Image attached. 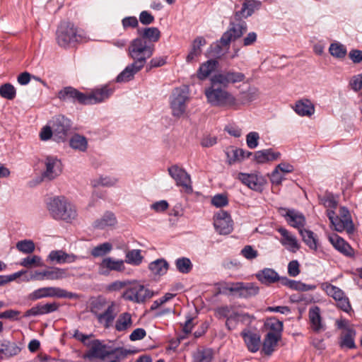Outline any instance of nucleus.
<instances>
[{"label": "nucleus", "instance_id": "36", "mask_svg": "<svg viewBox=\"0 0 362 362\" xmlns=\"http://www.w3.org/2000/svg\"><path fill=\"white\" fill-rule=\"evenodd\" d=\"M138 33L140 35L139 38L144 39L148 44L158 42L160 37V32L156 27L145 28L143 30H139Z\"/></svg>", "mask_w": 362, "mask_h": 362}, {"label": "nucleus", "instance_id": "5", "mask_svg": "<svg viewBox=\"0 0 362 362\" xmlns=\"http://www.w3.org/2000/svg\"><path fill=\"white\" fill-rule=\"evenodd\" d=\"M189 100L188 91L185 88H176L170 97V106L173 117L180 118L185 112L187 102Z\"/></svg>", "mask_w": 362, "mask_h": 362}, {"label": "nucleus", "instance_id": "61", "mask_svg": "<svg viewBox=\"0 0 362 362\" xmlns=\"http://www.w3.org/2000/svg\"><path fill=\"white\" fill-rule=\"evenodd\" d=\"M240 254L247 259L252 260L255 259L258 256V252L255 250L251 245L245 246Z\"/></svg>", "mask_w": 362, "mask_h": 362}, {"label": "nucleus", "instance_id": "3", "mask_svg": "<svg viewBox=\"0 0 362 362\" xmlns=\"http://www.w3.org/2000/svg\"><path fill=\"white\" fill-rule=\"evenodd\" d=\"M155 47L153 44H148L143 38L136 37L131 42L128 48L129 57L134 59V64L144 67L146 62L153 54Z\"/></svg>", "mask_w": 362, "mask_h": 362}, {"label": "nucleus", "instance_id": "40", "mask_svg": "<svg viewBox=\"0 0 362 362\" xmlns=\"http://www.w3.org/2000/svg\"><path fill=\"white\" fill-rule=\"evenodd\" d=\"M21 349L13 342L6 341L0 344V358L5 359L16 356Z\"/></svg>", "mask_w": 362, "mask_h": 362}, {"label": "nucleus", "instance_id": "30", "mask_svg": "<svg viewBox=\"0 0 362 362\" xmlns=\"http://www.w3.org/2000/svg\"><path fill=\"white\" fill-rule=\"evenodd\" d=\"M206 40L203 37H196L191 46V49L186 57L187 63H192L197 60V58L201 55L202 50V47L206 45Z\"/></svg>", "mask_w": 362, "mask_h": 362}, {"label": "nucleus", "instance_id": "64", "mask_svg": "<svg viewBox=\"0 0 362 362\" xmlns=\"http://www.w3.org/2000/svg\"><path fill=\"white\" fill-rule=\"evenodd\" d=\"M40 137L42 141H47L52 137L54 138V131L49 123L42 129L40 133Z\"/></svg>", "mask_w": 362, "mask_h": 362}, {"label": "nucleus", "instance_id": "32", "mask_svg": "<svg viewBox=\"0 0 362 362\" xmlns=\"http://www.w3.org/2000/svg\"><path fill=\"white\" fill-rule=\"evenodd\" d=\"M280 156V152L268 148L256 151L254 154V160L257 163H265L269 161L276 160Z\"/></svg>", "mask_w": 362, "mask_h": 362}, {"label": "nucleus", "instance_id": "22", "mask_svg": "<svg viewBox=\"0 0 362 362\" xmlns=\"http://www.w3.org/2000/svg\"><path fill=\"white\" fill-rule=\"evenodd\" d=\"M57 96L61 100H71L74 102L77 101L80 104L86 105V94L71 86L65 87L59 90Z\"/></svg>", "mask_w": 362, "mask_h": 362}, {"label": "nucleus", "instance_id": "24", "mask_svg": "<svg viewBox=\"0 0 362 362\" xmlns=\"http://www.w3.org/2000/svg\"><path fill=\"white\" fill-rule=\"evenodd\" d=\"M277 231L281 234V238L280 243L288 250L296 252L300 248V245L298 242L296 237L291 234L288 230L284 228H279Z\"/></svg>", "mask_w": 362, "mask_h": 362}, {"label": "nucleus", "instance_id": "37", "mask_svg": "<svg viewBox=\"0 0 362 362\" xmlns=\"http://www.w3.org/2000/svg\"><path fill=\"white\" fill-rule=\"evenodd\" d=\"M117 223V218L115 214L112 212L107 211L103 216L97 219L93 224L95 228L105 229L107 227H111Z\"/></svg>", "mask_w": 362, "mask_h": 362}, {"label": "nucleus", "instance_id": "2", "mask_svg": "<svg viewBox=\"0 0 362 362\" xmlns=\"http://www.w3.org/2000/svg\"><path fill=\"white\" fill-rule=\"evenodd\" d=\"M211 83V86L204 90L208 103L214 107L237 109L238 103L235 97L226 89Z\"/></svg>", "mask_w": 362, "mask_h": 362}, {"label": "nucleus", "instance_id": "33", "mask_svg": "<svg viewBox=\"0 0 362 362\" xmlns=\"http://www.w3.org/2000/svg\"><path fill=\"white\" fill-rule=\"evenodd\" d=\"M49 259L52 262L64 264L74 262L78 257L74 254H68L62 250H52L49 255Z\"/></svg>", "mask_w": 362, "mask_h": 362}, {"label": "nucleus", "instance_id": "52", "mask_svg": "<svg viewBox=\"0 0 362 362\" xmlns=\"http://www.w3.org/2000/svg\"><path fill=\"white\" fill-rule=\"evenodd\" d=\"M213 351L211 349L198 350L194 356V362H211Z\"/></svg>", "mask_w": 362, "mask_h": 362}, {"label": "nucleus", "instance_id": "44", "mask_svg": "<svg viewBox=\"0 0 362 362\" xmlns=\"http://www.w3.org/2000/svg\"><path fill=\"white\" fill-rule=\"evenodd\" d=\"M110 304V301H107L104 297L99 296L91 302L90 312L97 318Z\"/></svg>", "mask_w": 362, "mask_h": 362}, {"label": "nucleus", "instance_id": "42", "mask_svg": "<svg viewBox=\"0 0 362 362\" xmlns=\"http://www.w3.org/2000/svg\"><path fill=\"white\" fill-rule=\"evenodd\" d=\"M148 269L153 274L163 276L167 273L169 269V264L163 258L158 259L149 264Z\"/></svg>", "mask_w": 362, "mask_h": 362}, {"label": "nucleus", "instance_id": "62", "mask_svg": "<svg viewBox=\"0 0 362 362\" xmlns=\"http://www.w3.org/2000/svg\"><path fill=\"white\" fill-rule=\"evenodd\" d=\"M211 203L216 207H223L228 204V199L226 195L218 194L212 198Z\"/></svg>", "mask_w": 362, "mask_h": 362}, {"label": "nucleus", "instance_id": "58", "mask_svg": "<svg viewBox=\"0 0 362 362\" xmlns=\"http://www.w3.org/2000/svg\"><path fill=\"white\" fill-rule=\"evenodd\" d=\"M355 335V332L352 329H349L347 332L344 334L341 341V346H346L349 349H353L355 347V343L354 337Z\"/></svg>", "mask_w": 362, "mask_h": 362}, {"label": "nucleus", "instance_id": "28", "mask_svg": "<svg viewBox=\"0 0 362 362\" xmlns=\"http://www.w3.org/2000/svg\"><path fill=\"white\" fill-rule=\"evenodd\" d=\"M59 308V305L55 302L43 305L37 304V305L28 310L23 316L25 317H28L30 316L46 315L57 311Z\"/></svg>", "mask_w": 362, "mask_h": 362}, {"label": "nucleus", "instance_id": "63", "mask_svg": "<svg viewBox=\"0 0 362 362\" xmlns=\"http://www.w3.org/2000/svg\"><path fill=\"white\" fill-rule=\"evenodd\" d=\"M122 25L124 30L129 28H135L138 26L139 22L135 16L125 17L122 20Z\"/></svg>", "mask_w": 362, "mask_h": 362}, {"label": "nucleus", "instance_id": "39", "mask_svg": "<svg viewBox=\"0 0 362 362\" xmlns=\"http://www.w3.org/2000/svg\"><path fill=\"white\" fill-rule=\"evenodd\" d=\"M133 325V320L132 315L129 313L125 312L119 315L117 317L115 328L117 332H125Z\"/></svg>", "mask_w": 362, "mask_h": 362}, {"label": "nucleus", "instance_id": "47", "mask_svg": "<svg viewBox=\"0 0 362 362\" xmlns=\"http://www.w3.org/2000/svg\"><path fill=\"white\" fill-rule=\"evenodd\" d=\"M177 270L182 274H189L193 267L191 260L187 257H179L175 261Z\"/></svg>", "mask_w": 362, "mask_h": 362}, {"label": "nucleus", "instance_id": "49", "mask_svg": "<svg viewBox=\"0 0 362 362\" xmlns=\"http://www.w3.org/2000/svg\"><path fill=\"white\" fill-rule=\"evenodd\" d=\"M140 250L136 249L127 251L125 255L124 262L135 266L139 265L144 258Z\"/></svg>", "mask_w": 362, "mask_h": 362}, {"label": "nucleus", "instance_id": "27", "mask_svg": "<svg viewBox=\"0 0 362 362\" xmlns=\"http://www.w3.org/2000/svg\"><path fill=\"white\" fill-rule=\"evenodd\" d=\"M227 162L229 165L243 161L245 158H249L252 153L242 148L235 146H229L225 151Z\"/></svg>", "mask_w": 362, "mask_h": 362}, {"label": "nucleus", "instance_id": "48", "mask_svg": "<svg viewBox=\"0 0 362 362\" xmlns=\"http://www.w3.org/2000/svg\"><path fill=\"white\" fill-rule=\"evenodd\" d=\"M70 146L80 151H85L88 147V141L86 137L79 134H75L69 141Z\"/></svg>", "mask_w": 362, "mask_h": 362}, {"label": "nucleus", "instance_id": "14", "mask_svg": "<svg viewBox=\"0 0 362 362\" xmlns=\"http://www.w3.org/2000/svg\"><path fill=\"white\" fill-rule=\"evenodd\" d=\"M214 226L219 234L228 235L233 230V220L227 211H220L214 216Z\"/></svg>", "mask_w": 362, "mask_h": 362}, {"label": "nucleus", "instance_id": "18", "mask_svg": "<svg viewBox=\"0 0 362 362\" xmlns=\"http://www.w3.org/2000/svg\"><path fill=\"white\" fill-rule=\"evenodd\" d=\"M88 346L89 349L85 354L84 357L89 359H104L105 357L113 353L112 351H107L106 346L103 344L98 339L91 341Z\"/></svg>", "mask_w": 362, "mask_h": 362}, {"label": "nucleus", "instance_id": "4", "mask_svg": "<svg viewBox=\"0 0 362 362\" xmlns=\"http://www.w3.org/2000/svg\"><path fill=\"white\" fill-rule=\"evenodd\" d=\"M327 215L336 231L339 233L346 231L348 234H352L354 232L351 216L346 207H340L337 215L334 210H327Z\"/></svg>", "mask_w": 362, "mask_h": 362}, {"label": "nucleus", "instance_id": "26", "mask_svg": "<svg viewBox=\"0 0 362 362\" xmlns=\"http://www.w3.org/2000/svg\"><path fill=\"white\" fill-rule=\"evenodd\" d=\"M329 240L333 247L344 255L352 257L354 256V250L350 245L342 238L337 234L329 236Z\"/></svg>", "mask_w": 362, "mask_h": 362}, {"label": "nucleus", "instance_id": "54", "mask_svg": "<svg viewBox=\"0 0 362 362\" xmlns=\"http://www.w3.org/2000/svg\"><path fill=\"white\" fill-rule=\"evenodd\" d=\"M16 95L15 87L11 83H5L0 86V95L7 100H13Z\"/></svg>", "mask_w": 362, "mask_h": 362}, {"label": "nucleus", "instance_id": "29", "mask_svg": "<svg viewBox=\"0 0 362 362\" xmlns=\"http://www.w3.org/2000/svg\"><path fill=\"white\" fill-rule=\"evenodd\" d=\"M293 110L300 117H311L315 113V105L307 98H303L296 102Z\"/></svg>", "mask_w": 362, "mask_h": 362}, {"label": "nucleus", "instance_id": "45", "mask_svg": "<svg viewBox=\"0 0 362 362\" xmlns=\"http://www.w3.org/2000/svg\"><path fill=\"white\" fill-rule=\"evenodd\" d=\"M300 234L303 242L310 250L316 251L318 247V240L314 233L307 229H300Z\"/></svg>", "mask_w": 362, "mask_h": 362}, {"label": "nucleus", "instance_id": "31", "mask_svg": "<svg viewBox=\"0 0 362 362\" xmlns=\"http://www.w3.org/2000/svg\"><path fill=\"white\" fill-rule=\"evenodd\" d=\"M257 279L263 284L270 285L280 280L278 273L270 268H264L256 274Z\"/></svg>", "mask_w": 362, "mask_h": 362}, {"label": "nucleus", "instance_id": "15", "mask_svg": "<svg viewBox=\"0 0 362 362\" xmlns=\"http://www.w3.org/2000/svg\"><path fill=\"white\" fill-rule=\"evenodd\" d=\"M168 173L177 186L182 187L187 192L192 190L190 176L183 168L175 165L168 168Z\"/></svg>", "mask_w": 362, "mask_h": 362}, {"label": "nucleus", "instance_id": "1", "mask_svg": "<svg viewBox=\"0 0 362 362\" xmlns=\"http://www.w3.org/2000/svg\"><path fill=\"white\" fill-rule=\"evenodd\" d=\"M47 209L53 219L66 223H71L78 216L76 206L64 196L51 198L47 202Z\"/></svg>", "mask_w": 362, "mask_h": 362}, {"label": "nucleus", "instance_id": "11", "mask_svg": "<svg viewBox=\"0 0 362 362\" xmlns=\"http://www.w3.org/2000/svg\"><path fill=\"white\" fill-rule=\"evenodd\" d=\"M76 296V293L69 292L59 287H43L35 290L30 294V298L33 300L48 297L65 298L71 299L75 298Z\"/></svg>", "mask_w": 362, "mask_h": 362}, {"label": "nucleus", "instance_id": "12", "mask_svg": "<svg viewBox=\"0 0 362 362\" xmlns=\"http://www.w3.org/2000/svg\"><path fill=\"white\" fill-rule=\"evenodd\" d=\"M245 79V75L243 73L228 70L214 74L210 81L213 84H220L227 87L230 84L243 82Z\"/></svg>", "mask_w": 362, "mask_h": 362}, {"label": "nucleus", "instance_id": "7", "mask_svg": "<svg viewBox=\"0 0 362 362\" xmlns=\"http://www.w3.org/2000/svg\"><path fill=\"white\" fill-rule=\"evenodd\" d=\"M57 41L62 47H67L71 43L78 41L76 28L70 22H62L57 30Z\"/></svg>", "mask_w": 362, "mask_h": 362}, {"label": "nucleus", "instance_id": "34", "mask_svg": "<svg viewBox=\"0 0 362 362\" xmlns=\"http://www.w3.org/2000/svg\"><path fill=\"white\" fill-rule=\"evenodd\" d=\"M309 320L312 329L315 332H320L325 329L322 322L320 310L315 306L309 310Z\"/></svg>", "mask_w": 362, "mask_h": 362}, {"label": "nucleus", "instance_id": "43", "mask_svg": "<svg viewBox=\"0 0 362 362\" xmlns=\"http://www.w3.org/2000/svg\"><path fill=\"white\" fill-rule=\"evenodd\" d=\"M281 338L274 337L271 334H266L262 343V352L267 356H270L277 346L279 341Z\"/></svg>", "mask_w": 362, "mask_h": 362}, {"label": "nucleus", "instance_id": "21", "mask_svg": "<svg viewBox=\"0 0 362 362\" xmlns=\"http://www.w3.org/2000/svg\"><path fill=\"white\" fill-rule=\"evenodd\" d=\"M67 276L66 270L58 267H54L50 269H46L41 272H35L32 279L38 281L58 280Z\"/></svg>", "mask_w": 362, "mask_h": 362}, {"label": "nucleus", "instance_id": "59", "mask_svg": "<svg viewBox=\"0 0 362 362\" xmlns=\"http://www.w3.org/2000/svg\"><path fill=\"white\" fill-rule=\"evenodd\" d=\"M321 202L322 204L327 208V210H333L337 206V202L334 197L332 194L325 195L322 199Z\"/></svg>", "mask_w": 362, "mask_h": 362}, {"label": "nucleus", "instance_id": "6", "mask_svg": "<svg viewBox=\"0 0 362 362\" xmlns=\"http://www.w3.org/2000/svg\"><path fill=\"white\" fill-rule=\"evenodd\" d=\"M122 298L128 301L142 303L153 296V292L144 286L136 283L129 286L122 293Z\"/></svg>", "mask_w": 362, "mask_h": 362}, {"label": "nucleus", "instance_id": "51", "mask_svg": "<svg viewBox=\"0 0 362 362\" xmlns=\"http://www.w3.org/2000/svg\"><path fill=\"white\" fill-rule=\"evenodd\" d=\"M112 250V245L110 243L105 242L94 247L90 251V255L94 257H103L110 252Z\"/></svg>", "mask_w": 362, "mask_h": 362}, {"label": "nucleus", "instance_id": "20", "mask_svg": "<svg viewBox=\"0 0 362 362\" xmlns=\"http://www.w3.org/2000/svg\"><path fill=\"white\" fill-rule=\"evenodd\" d=\"M117 305L115 301H110V305L96 319L104 328L108 329L112 326L117 315Z\"/></svg>", "mask_w": 362, "mask_h": 362}, {"label": "nucleus", "instance_id": "10", "mask_svg": "<svg viewBox=\"0 0 362 362\" xmlns=\"http://www.w3.org/2000/svg\"><path fill=\"white\" fill-rule=\"evenodd\" d=\"M54 131V140L57 142L64 141L70 131L71 121L63 115H57L49 121Z\"/></svg>", "mask_w": 362, "mask_h": 362}, {"label": "nucleus", "instance_id": "17", "mask_svg": "<svg viewBox=\"0 0 362 362\" xmlns=\"http://www.w3.org/2000/svg\"><path fill=\"white\" fill-rule=\"evenodd\" d=\"M246 347L252 353H256L259 351L261 346L260 334L249 328H245L240 333Z\"/></svg>", "mask_w": 362, "mask_h": 362}, {"label": "nucleus", "instance_id": "23", "mask_svg": "<svg viewBox=\"0 0 362 362\" xmlns=\"http://www.w3.org/2000/svg\"><path fill=\"white\" fill-rule=\"evenodd\" d=\"M238 178L244 185L255 191H262L264 184V178L255 174L240 173Z\"/></svg>", "mask_w": 362, "mask_h": 362}, {"label": "nucleus", "instance_id": "19", "mask_svg": "<svg viewBox=\"0 0 362 362\" xmlns=\"http://www.w3.org/2000/svg\"><path fill=\"white\" fill-rule=\"evenodd\" d=\"M45 164L46 169L42 174L44 178L51 180L61 174L62 163L57 157L47 156L45 158Z\"/></svg>", "mask_w": 362, "mask_h": 362}, {"label": "nucleus", "instance_id": "41", "mask_svg": "<svg viewBox=\"0 0 362 362\" xmlns=\"http://www.w3.org/2000/svg\"><path fill=\"white\" fill-rule=\"evenodd\" d=\"M217 61L209 59L202 64L197 71V76L199 80H205L214 69L217 65Z\"/></svg>", "mask_w": 362, "mask_h": 362}, {"label": "nucleus", "instance_id": "13", "mask_svg": "<svg viewBox=\"0 0 362 362\" xmlns=\"http://www.w3.org/2000/svg\"><path fill=\"white\" fill-rule=\"evenodd\" d=\"M115 90V87L110 84H105L93 89L89 94H86V105L105 102L114 93Z\"/></svg>", "mask_w": 362, "mask_h": 362}, {"label": "nucleus", "instance_id": "8", "mask_svg": "<svg viewBox=\"0 0 362 362\" xmlns=\"http://www.w3.org/2000/svg\"><path fill=\"white\" fill-rule=\"evenodd\" d=\"M321 288L335 300L337 305L342 310L349 313L351 310L349 300L341 288L327 282L322 284Z\"/></svg>", "mask_w": 362, "mask_h": 362}, {"label": "nucleus", "instance_id": "35", "mask_svg": "<svg viewBox=\"0 0 362 362\" xmlns=\"http://www.w3.org/2000/svg\"><path fill=\"white\" fill-rule=\"evenodd\" d=\"M264 329L267 334L281 338L283 322L275 317L269 318L264 322Z\"/></svg>", "mask_w": 362, "mask_h": 362}, {"label": "nucleus", "instance_id": "50", "mask_svg": "<svg viewBox=\"0 0 362 362\" xmlns=\"http://www.w3.org/2000/svg\"><path fill=\"white\" fill-rule=\"evenodd\" d=\"M259 292V287L253 283H243L241 287L239 297L240 298H250L257 295Z\"/></svg>", "mask_w": 362, "mask_h": 362}, {"label": "nucleus", "instance_id": "9", "mask_svg": "<svg viewBox=\"0 0 362 362\" xmlns=\"http://www.w3.org/2000/svg\"><path fill=\"white\" fill-rule=\"evenodd\" d=\"M247 30L245 21L238 20L237 22H231L229 28L221 36L220 43L222 46H228L232 41L240 38Z\"/></svg>", "mask_w": 362, "mask_h": 362}, {"label": "nucleus", "instance_id": "25", "mask_svg": "<svg viewBox=\"0 0 362 362\" xmlns=\"http://www.w3.org/2000/svg\"><path fill=\"white\" fill-rule=\"evenodd\" d=\"M281 211H285L286 214H281L284 217L288 223L292 227L300 229H303V227L305 225V219L304 216L294 210V209H281Z\"/></svg>", "mask_w": 362, "mask_h": 362}, {"label": "nucleus", "instance_id": "38", "mask_svg": "<svg viewBox=\"0 0 362 362\" xmlns=\"http://www.w3.org/2000/svg\"><path fill=\"white\" fill-rule=\"evenodd\" d=\"M142 68L134 63L130 64L117 76V82L129 81Z\"/></svg>", "mask_w": 362, "mask_h": 362}, {"label": "nucleus", "instance_id": "46", "mask_svg": "<svg viewBox=\"0 0 362 362\" xmlns=\"http://www.w3.org/2000/svg\"><path fill=\"white\" fill-rule=\"evenodd\" d=\"M262 3L257 0H246L240 11V14L244 18H247L256 11L260 8Z\"/></svg>", "mask_w": 362, "mask_h": 362}, {"label": "nucleus", "instance_id": "57", "mask_svg": "<svg viewBox=\"0 0 362 362\" xmlns=\"http://www.w3.org/2000/svg\"><path fill=\"white\" fill-rule=\"evenodd\" d=\"M20 264L24 267L30 268L32 267L41 266V258L37 255L28 256L23 259Z\"/></svg>", "mask_w": 362, "mask_h": 362}, {"label": "nucleus", "instance_id": "60", "mask_svg": "<svg viewBox=\"0 0 362 362\" xmlns=\"http://www.w3.org/2000/svg\"><path fill=\"white\" fill-rule=\"evenodd\" d=\"M259 135L256 132H251L246 136V142L247 146L251 148H255L258 146Z\"/></svg>", "mask_w": 362, "mask_h": 362}, {"label": "nucleus", "instance_id": "56", "mask_svg": "<svg viewBox=\"0 0 362 362\" xmlns=\"http://www.w3.org/2000/svg\"><path fill=\"white\" fill-rule=\"evenodd\" d=\"M16 248L24 254H30L35 250V244L33 240H23L16 243Z\"/></svg>", "mask_w": 362, "mask_h": 362}, {"label": "nucleus", "instance_id": "53", "mask_svg": "<svg viewBox=\"0 0 362 362\" xmlns=\"http://www.w3.org/2000/svg\"><path fill=\"white\" fill-rule=\"evenodd\" d=\"M117 182V180L115 177H100L92 180L91 184L93 187H97L99 186L112 187Z\"/></svg>", "mask_w": 362, "mask_h": 362}, {"label": "nucleus", "instance_id": "16", "mask_svg": "<svg viewBox=\"0 0 362 362\" xmlns=\"http://www.w3.org/2000/svg\"><path fill=\"white\" fill-rule=\"evenodd\" d=\"M99 273L102 275H107L110 272H123L125 270L124 261L115 259L107 257L104 258L99 264Z\"/></svg>", "mask_w": 362, "mask_h": 362}, {"label": "nucleus", "instance_id": "55", "mask_svg": "<svg viewBox=\"0 0 362 362\" xmlns=\"http://www.w3.org/2000/svg\"><path fill=\"white\" fill-rule=\"evenodd\" d=\"M329 51L332 56L339 59L344 58L346 54V47L339 43L331 44Z\"/></svg>", "mask_w": 362, "mask_h": 362}]
</instances>
